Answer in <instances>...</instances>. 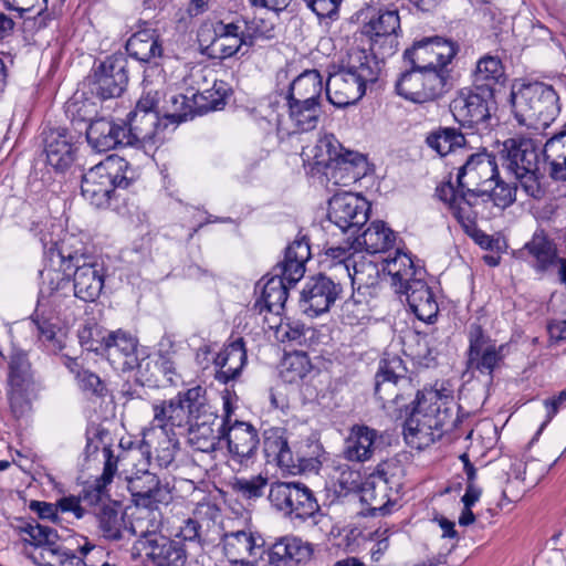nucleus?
<instances>
[{"instance_id": "nucleus-1", "label": "nucleus", "mask_w": 566, "mask_h": 566, "mask_svg": "<svg viewBox=\"0 0 566 566\" xmlns=\"http://www.w3.org/2000/svg\"><path fill=\"white\" fill-rule=\"evenodd\" d=\"M49 255L53 265L59 264L65 271L74 269L73 284L70 275L61 270L46 268L41 272L42 286L33 323L39 340L48 350L56 353L64 347L67 327L74 318L71 311L74 297L94 302L104 286V269L74 237L55 243Z\"/></svg>"}, {"instance_id": "nucleus-2", "label": "nucleus", "mask_w": 566, "mask_h": 566, "mask_svg": "<svg viewBox=\"0 0 566 566\" xmlns=\"http://www.w3.org/2000/svg\"><path fill=\"white\" fill-rule=\"evenodd\" d=\"M453 407L452 390L443 386L418 391L403 427L406 442L418 450L434 443L448 426L455 423Z\"/></svg>"}, {"instance_id": "nucleus-3", "label": "nucleus", "mask_w": 566, "mask_h": 566, "mask_svg": "<svg viewBox=\"0 0 566 566\" xmlns=\"http://www.w3.org/2000/svg\"><path fill=\"white\" fill-rule=\"evenodd\" d=\"M165 84L167 76L159 65L153 64L144 70L143 94L127 117L126 137L129 145H137L147 150L159 140V119L163 115L158 107Z\"/></svg>"}, {"instance_id": "nucleus-4", "label": "nucleus", "mask_w": 566, "mask_h": 566, "mask_svg": "<svg viewBox=\"0 0 566 566\" xmlns=\"http://www.w3.org/2000/svg\"><path fill=\"white\" fill-rule=\"evenodd\" d=\"M378 72V62L365 50L352 49L326 81L327 99L336 107L357 103L365 95L367 83L377 81Z\"/></svg>"}, {"instance_id": "nucleus-5", "label": "nucleus", "mask_w": 566, "mask_h": 566, "mask_svg": "<svg viewBox=\"0 0 566 566\" xmlns=\"http://www.w3.org/2000/svg\"><path fill=\"white\" fill-rule=\"evenodd\" d=\"M515 118L521 125L538 129L548 127L559 115V96L552 85L532 82L511 94Z\"/></svg>"}, {"instance_id": "nucleus-6", "label": "nucleus", "mask_w": 566, "mask_h": 566, "mask_svg": "<svg viewBox=\"0 0 566 566\" xmlns=\"http://www.w3.org/2000/svg\"><path fill=\"white\" fill-rule=\"evenodd\" d=\"M156 419L168 420L177 427H210L219 426L218 416L207 402L206 390L200 387L188 389L170 400L155 403Z\"/></svg>"}, {"instance_id": "nucleus-7", "label": "nucleus", "mask_w": 566, "mask_h": 566, "mask_svg": "<svg viewBox=\"0 0 566 566\" xmlns=\"http://www.w3.org/2000/svg\"><path fill=\"white\" fill-rule=\"evenodd\" d=\"M501 157L522 189L532 198L539 199L545 190L541 185L538 150L531 138H510L503 143Z\"/></svg>"}, {"instance_id": "nucleus-8", "label": "nucleus", "mask_w": 566, "mask_h": 566, "mask_svg": "<svg viewBox=\"0 0 566 566\" xmlns=\"http://www.w3.org/2000/svg\"><path fill=\"white\" fill-rule=\"evenodd\" d=\"M127 163L117 157L105 160L90 168L82 178V196L96 208L106 207L116 188H127L130 180L124 170Z\"/></svg>"}, {"instance_id": "nucleus-9", "label": "nucleus", "mask_w": 566, "mask_h": 566, "mask_svg": "<svg viewBox=\"0 0 566 566\" xmlns=\"http://www.w3.org/2000/svg\"><path fill=\"white\" fill-rule=\"evenodd\" d=\"M325 263L353 284L370 286L377 283L381 269L369 260L355 242L346 240L343 245L328 247L325 250Z\"/></svg>"}, {"instance_id": "nucleus-10", "label": "nucleus", "mask_w": 566, "mask_h": 566, "mask_svg": "<svg viewBox=\"0 0 566 566\" xmlns=\"http://www.w3.org/2000/svg\"><path fill=\"white\" fill-rule=\"evenodd\" d=\"M495 101L492 90L488 87L463 88L452 99L450 111L462 126L483 134L491 127L492 111Z\"/></svg>"}, {"instance_id": "nucleus-11", "label": "nucleus", "mask_w": 566, "mask_h": 566, "mask_svg": "<svg viewBox=\"0 0 566 566\" xmlns=\"http://www.w3.org/2000/svg\"><path fill=\"white\" fill-rule=\"evenodd\" d=\"M307 443L291 440L287 430L271 427L263 432V449L268 458L292 474L305 472L315 468L316 460L304 450Z\"/></svg>"}, {"instance_id": "nucleus-12", "label": "nucleus", "mask_w": 566, "mask_h": 566, "mask_svg": "<svg viewBox=\"0 0 566 566\" xmlns=\"http://www.w3.org/2000/svg\"><path fill=\"white\" fill-rule=\"evenodd\" d=\"M153 421L148 428L143 431L142 450L139 453L146 454L144 461L149 462L150 454H155V460L160 468H168L175 461L179 448V441L175 433V424L168 420L156 419L155 405L153 406ZM138 452L127 453L125 459L133 461Z\"/></svg>"}, {"instance_id": "nucleus-13", "label": "nucleus", "mask_w": 566, "mask_h": 566, "mask_svg": "<svg viewBox=\"0 0 566 566\" xmlns=\"http://www.w3.org/2000/svg\"><path fill=\"white\" fill-rule=\"evenodd\" d=\"M400 17L397 10H379L361 27V34L368 39L373 57L385 60L396 53L399 45Z\"/></svg>"}, {"instance_id": "nucleus-14", "label": "nucleus", "mask_w": 566, "mask_h": 566, "mask_svg": "<svg viewBox=\"0 0 566 566\" xmlns=\"http://www.w3.org/2000/svg\"><path fill=\"white\" fill-rule=\"evenodd\" d=\"M14 528L24 542L42 548V558L51 557L59 566H86L83 558L72 549L57 544L59 535L55 530L35 521L23 520L18 521Z\"/></svg>"}, {"instance_id": "nucleus-15", "label": "nucleus", "mask_w": 566, "mask_h": 566, "mask_svg": "<svg viewBox=\"0 0 566 566\" xmlns=\"http://www.w3.org/2000/svg\"><path fill=\"white\" fill-rule=\"evenodd\" d=\"M269 501L277 511L292 518L306 520L319 510L313 492L298 482L273 483Z\"/></svg>"}, {"instance_id": "nucleus-16", "label": "nucleus", "mask_w": 566, "mask_h": 566, "mask_svg": "<svg viewBox=\"0 0 566 566\" xmlns=\"http://www.w3.org/2000/svg\"><path fill=\"white\" fill-rule=\"evenodd\" d=\"M407 368L398 356H385L375 376V396L381 401L382 408L395 405L401 408V400L406 391H411L410 379L406 375Z\"/></svg>"}, {"instance_id": "nucleus-17", "label": "nucleus", "mask_w": 566, "mask_h": 566, "mask_svg": "<svg viewBox=\"0 0 566 566\" xmlns=\"http://www.w3.org/2000/svg\"><path fill=\"white\" fill-rule=\"evenodd\" d=\"M447 81L446 70L412 67L401 74L396 84L398 94L413 103L432 102L440 97Z\"/></svg>"}, {"instance_id": "nucleus-18", "label": "nucleus", "mask_w": 566, "mask_h": 566, "mask_svg": "<svg viewBox=\"0 0 566 566\" xmlns=\"http://www.w3.org/2000/svg\"><path fill=\"white\" fill-rule=\"evenodd\" d=\"M369 202L353 192L335 193L328 202L327 218L342 232L353 238L369 218Z\"/></svg>"}, {"instance_id": "nucleus-19", "label": "nucleus", "mask_w": 566, "mask_h": 566, "mask_svg": "<svg viewBox=\"0 0 566 566\" xmlns=\"http://www.w3.org/2000/svg\"><path fill=\"white\" fill-rule=\"evenodd\" d=\"M149 462L143 461L134 464L130 474L126 475L127 489L136 505L156 506L167 505L172 496L168 483H163L159 478L148 470Z\"/></svg>"}, {"instance_id": "nucleus-20", "label": "nucleus", "mask_w": 566, "mask_h": 566, "mask_svg": "<svg viewBox=\"0 0 566 566\" xmlns=\"http://www.w3.org/2000/svg\"><path fill=\"white\" fill-rule=\"evenodd\" d=\"M223 409L222 436L227 440L229 453L232 460L244 464L256 453L260 442L258 431L248 422L232 420L229 399H224Z\"/></svg>"}, {"instance_id": "nucleus-21", "label": "nucleus", "mask_w": 566, "mask_h": 566, "mask_svg": "<svg viewBox=\"0 0 566 566\" xmlns=\"http://www.w3.org/2000/svg\"><path fill=\"white\" fill-rule=\"evenodd\" d=\"M499 177L495 157L486 151L471 154L459 168L457 181L462 190L488 195Z\"/></svg>"}, {"instance_id": "nucleus-22", "label": "nucleus", "mask_w": 566, "mask_h": 566, "mask_svg": "<svg viewBox=\"0 0 566 566\" xmlns=\"http://www.w3.org/2000/svg\"><path fill=\"white\" fill-rule=\"evenodd\" d=\"M504 345L497 346L485 335L479 324H471L469 327L468 369L492 378L493 371L504 359Z\"/></svg>"}, {"instance_id": "nucleus-23", "label": "nucleus", "mask_w": 566, "mask_h": 566, "mask_svg": "<svg viewBox=\"0 0 566 566\" xmlns=\"http://www.w3.org/2000/svg\"><path fill=\"white\" fill-rule=\"evenodd\" d=\"M221 543L224 555L234 564L256 566L264 553L263 537L250 528L224 533Z\"/></svg>"}, {"instance_id": "nucleus-24", "label": "nucleus", "mask_w": 566, "mask_h": 566, "mask_svg": "<svg viewBox=\"0 0 566 566\" xmlns=\"http://www.w3.org/2000/svg\"><path fill=\"white\" fill-rule=\"evenodd\" d=\"M457 50L452 42L442 38H429L416 42L406 50L405 57L412 67L421 70H444L454 57Z\"/></svg>"}, {"instance_id": "nucleus-25", "label": "nucleus", "mask_w": 566, "mask_h": 566, "mask_svg": "<svg viewBox=\"0 0 566 566\" xmlns=\"http://www.w3.org/2000/svg\"><path fill=\"white\" fill-rule=\"evenodd\" d=\"M132 556L150 560L156 566H184L187 560L184 547L161 534L155 539H136Z\"/></svg>"}, {"instance_id": "nucleus-26", "label": "nucleus", "mask_w": 566, "mask_h": 566, "mask_svg": "<svg viewBox=\"0 0 566 566\" xmlns=\"http://www.w3.org/2000/svg\"><path fill=\"white\" fill-rule=\"evenodd\" d=\"M128 61L124 54L107 56L94 71L95 92L102 98L119 96L128 83Z\"/></svg>"}, {"instance_id": "nucleus-27", "label": "nucleus", "mask_w": 566, "mask_h": 566, "mask_svg": "<svg viewBox=\"0 0 566 566\" xmlns=\"http://www.w3.org/2000/svg\"><path fill=\"white\" fill-rule=\"evenodd\" d=\"M103 349L108 360L122 370H130L139 366L145 353L138 348V339L128 332L118 329L103 338Z\"/></svg>"}, {"instance_id": "nucleus-28", "label": "nucleus", "mask_w": 566, "mask_h": 566, "mask_svg": "<svg viewBox=\"0 0 566 566\" xmlns=\"http://www.w3.org/2000/svg\"><path fill=\"white\" fill-rule=\"evenodd\" d=\"M342 293L340 283L319 274L311 277L302 291L304 312L317 316L327 312Z\"/></svg>"}, {"instance_id": "nucleus-29", "label": "nucleus", "mask_w": 566, "mask_h": 566, "mask_svg": "<svg viewBox=\"0 0 566 566\" xmlns=\"http://www.w3.org/2000/svg\"><path fill=\"white\" fill-rule=\"evenodd\" d=\"M287 116L276 118L277 132L284 135L306 133L315 129L322 115V104L286 101Z\"/></svg>"}, {"instance_id": "nucleus-30", "label": "nucleus", "mask_w": 566, "mask_h": 566, "mask_svg": "<svg viewBox=\"0 0 566 566\" xmlns=\"http://www.w3.org/2000/svg\"><path fill=\"white\" fill-rule=\"evenodd\" d=\"M44 153L46 163L56 171H65L75 159L74 136L65 128H51L45 132Z\"/></svg>"}, {"instance_id": "nucleus-31", "label": "nucleus", "mask_w": 566, "mask_h": 566, "mask_svg": "<svg viewBox=\"0 0 566 566\" xmlns=\"http://www.w3.org/2000/svg\"><path fill=\"white\" fill-rule=\"evenodd\" d=\"M241 27H244V20L231 22L219 20L211 23L213 36L209 48L214 57H231L244 46Z\"/></svg>"}, {"instance_id": "nucleus-32", "label": "nucleus", "mask_w": 566, "mask_h": 566, "mask_svg": "<svg viewBox=\"0 0 566 566\" xmlns=\"http://www.w3.org/2000/svg\"><path fill=\"white\" fill-rule=\"evenodd\" d=\"M366 164L367 160L363 154L346 150L322 174L326 177L328 185L348 187L364 176Z\"/></svg>"}, {"instance_id": "nucleus-33", "label": "nucleus", "mask_w": 566, "mask_h": 566, "mask_svg": "<svg viewBox=\"0 0 566 566\" xmlns=\"http://www.w3.org/2000/svg\"><path fill=\"white\" fill-rule=\"evenodd\" d=\"M423 277L424 275L413 277V281L397 293L406 295V301L418 319L430 323L436 318L439 308L434 295Z\"/></svg>"}, {"instance_id": "nucleus-34", "label": "nucleus", "mask_w": 566, "mask_h": 566, "mask_svg": "<svg viewBox=\"0 0 566 566\" xmlns=\"http://www.w3.org/2000/svg\"><path fill=\"white\" fill-rule=\"evenodd\" d=\"M126 518V538L135 536L137 539H155L160 535L163 516L160 511L154 506L136 505L130 512H127Z\"/></svg>"}, {"instance_id": "nucleus-35", "label": "nucleus", "mask_w": 566, "mask_h": 566, "mask_svg": "<svg viewBox=\"0 0 566 566\" xmlns=\"http://www.w3.org/2000/svg\"><path fill=\"white\" fill-rule=\"evenodd\" d=\"M86 138L91 147L97 153H106L119 145H129L126 137V127L106 118L92 120L86 129Z\"/></svg>"}, {"instance_id": "nucleus-36", "label": "nucleus", "mask_w": 566, "mask_h": 566, "mask_svg": "<svg viewBox=\"0 0 566 566\" xmlns=\"http://www.w3.org/2000/svg\"><path fill=\"white\" fill-rule=\"evenodd\" d=\"M311 258V248L305 239L295 240L286 248L284 260L273 269V275L292 286L305 273V262Z\"/></svg>"}, {"instance_id": "nucleus-37", "label": "nucleus", "mask_w": 566, "mask_h": 566, "mask_svg": "<svg viewBox=\"0 0 566 566\" xmlns=\"http://www.w3.org/2000/svg\"><path fill=\"white\" fill-rule=\"evenodd\" d=\"M216 379L221 384H227L237 379L245 363L247 350L242 338L228 344L214 358Z\"/></svg>"}, {"instance_id": "nucleus-38", "label": "nucleus", "mask_w": 566, "mask_h": 566, "mask_svg": "<svg viewBox=\"0 0 566 566\" xmlns=\"http://www.w3.org/2000/svg\"><path fill=\"white\" fill-rule=\"evenodd\" d=\"M324 91L326 83L323 75L315 69L305 70L290 83L285 99L322 104Z\"/></svg>"}, {"instance_id": "nucleus-39", "label": "nucleus", "mask_w": 566, "mask_h": 566, "mask_svg": "<svg viewBox=\"0 0 566 566\" xmlns=\"http://www.w3.org/2000/svg\"><path fill=\"white\" fill-rule=\"evenodd\" d=\"M126 51L135 60L148 63V66L157 64L163 69L156 61L163 55V44L154 29L142 28L134 32L126 42Z\"/></svg>"}, {"instance_id": "nucleus-40", "label": "nucleus", "mask_w": 566, "mask_h": 566, "mask_svg": "<svg viewBox=\"0 0 566 566\" xmlns=\"http://www.w3.org/2000/svg\"><path fill=\"white\" fill-rule=\"evenodd\" d=\"M262 281L264 282H259L256 285L260 295L255 300L254 310L260 314L265 312L279 317L284 308L291 286L284 283L283 279L273 274Z\"/></svg>"}, {"instance_id": "nucleus-41", "label": "nucleus", "mask_w": 566, "mask_h": 566, "mask_svg": "<svg viewBox=\"0 0 566 566\" xmlns=\"http://www.w3.org/2000/svg\"><path fill=\"white\" fill-rule=\"evenodd\" d=\"M312 548L296 537H284L275 542L269 553L272 566H298L311 558Z\"/></svg>"}, {"instance_id": "nucleus-42", "label": "nucleus", "mask_w": 566, "mask_h": 566, "mask_svg": "<svg viewBox=\"0 0 566 566\" xmlns=\"http://www.w3.org/2000/svg\"><path fill=\"white\" fill-rule=\"evenodd\" d=\"M544 160L548 176L557 182H566V122L544 144Z\"/></svg>"}, {"instance_id": "nucleus-43", "label": "nucleus", "mask_w": 566, "mask_h": 566, "mask_svg": "<svg viewBox=\"0 0 566 566\" xmlns=\"http://www.w3.org/2000/svg\"><path fill=\"white\" fill-rule=\"evenodd\" d=\"M349 242L368 254L385 253L394 247L395 232L382 221H375L358 237H348Z\"/></svg>"}, {"instance_id": "nucleus-44", "label": "nucleus", "mask_w": 566, "mask_h": 566, "mask_svg": "<svg viewBox=\"0 0 566 566\" xmlns=\"http://www.w3.org/2000/svg\"><path fill=\"white\" fill-rule=\"evenodd\" d=\"M381 271L391 279V284L396 292L402 291V287L413 281V277L424 275V271L415 268L413 261L400 250L395 251V255H388L381 261Z\"/></svg>"}, {"instance_id": "nucleus-45", "label": "nucleus", "mask_w": 566, "mask_h": 566, "mask_svg": "<svg viewBox=\"0 0 566 566\" xmlns=\"http://www.w3.org/2000/svg\"><path fill=\"white\" fill-rule=\"evenodd\" d=\"M378 434L367 426H354L346 439L345 458L349 461L365 462L371 459Z\"/></svg>"}, {"instance_id": "nucleus-46", "label": "nucleus", "mask_w": 566, "mask_h": 566, "mask_svg": "<svg viewBox=\"0 0 566 566\" xmlns=\"http://www.w3.org/2000/svg\"><path fill=\"white\" fill-rule=\"evenodd\" d=\"M346 150L333 134H325L317 139L312 148L303 154L313 166V170L323 172Z\"/></svg>"}, {"instance_id": "nucleus-47", "label": "nucleus", "mask_w": 566, "mask_h": 566, "mask_svg": "<svg viewBox=\"0 0 566 566\" xmlns=\"http://www.w3.org/2000/svg\"><path fill=\"white\" fill-rule=\"evenodd\" d=\"M190 95L181 93H171L168 99L166 96V85L164 86V95L160 97L159 112L164 118L170 119L174 123L186 122L198 114L197 105L193 104V93Z\"/></svg>"}, {"instance_id": "nucleus-48", "label": "nucleus", "mask_w": 566, "mask_h": 566, "mask_svg": "<svg viewBox=\"0 0 566 566\" xmlns=\"http://www.w3.org/2000/svg\"><path fill=\"white\" fill-rule=\"evenodd\" d=\"M361 501L368 504L371 510L386 512V506L390 502L388 494V481L386 474L377 471L371 474L364 483L360 490Z\"/></svg>"}, {"instance_id": "nucleus-49", "label": "nucleus", "mask_w": 566, "mask_h": 566, "mask_svg": "<svg viewBox=\"0 0 566 566\" xmlns=\"http://www.w3.org/2000/svg\"><path fill=\"white\" fill-rule=\"evenodd\" d=\"M192 517L203 537V542H213L216 536L220 535L219 520L221 514L217 505L210 502L199 503L192 512Z\"/></svg>"}, {"instance_id": "nucleus-50", "label": "nucleus", "mask_w": 566, "mask_h": 566, "mask_svg": "<svg viewBox=\"0 0 566 566\" xmlns=\"http://www.w3.org/2000/svg\"><path fill=\"white\" fill-rule=\"evenodd\" d=\"M525 249L535 259L537 271H546L557 261L555 244L547 238L543 230L536 231Z\"/></svg>"}, {"instance_id": "nucleus-51", "label": "nucleus", "mask_w": 566, "mask_h": 566, "mask_svg": "<svg viewBox=\"0 0 566 566\" xmlns=\"http://www.w3.org/2000/svg\"><path fill=\"white\" fill-rule=\"evenodd\" d=\"M479 197H483L482 193H474L473 191L461 189L460 198L450 209L453 217L468 233H472L476 230L478 211L475 207L478 205Z\"/></svg>"}, {"instance_id": "nucleus-52", "label": "nucleus", "mask_w": 566, "mask_h": 566, "mask_svg": "<svg viewBox=\"0 0 566 566\" xmlns=\"http://www.w3.org/2000/svg\"><path fill=\"white\" fill-rule=\"evenodd\" d=\"M312 369L313 366L307 354L294 352L284 356L280 375L285 382L296 384L304 380L312 373Z\"/></svg>"}, {"instance_id": "nucleus-53", "label": "nucleus", "mask_w": 566, "mask_h": 566, "mask_svg": "<svg viewBox=\"0 0 566 566\" xmlns=\"http://www.w3.org/2000/svg\"><path fill=\"white\" fill-rule=\"evenodd\" d=\"M228 87L224 82H213L211 88L193 93V104L197 105L198 114L222 109L226 105Z\"/></svg>"}, {"instance_id": "nucleus-54", "label": "nucleus", "mask_w": 566, "mask_h": 566, "mask_svg": "<svg viewBox=\"0 0 566 566\" xmlns=\"http://www.w3.org/2000/svg\"><path fill=\"white\" fill-rule=\"evenodd\" d=\"M426 142L440 156H446L455 148L462 147L465 144V138L455 128L446 127L429 134Z\"/></svg>"}, {"instance_id": "nucleus-55", "label": "nucleus", "mask_w": 566, "mask_h": 566, "mask_svg": "<svg viewBox=\"0 0 566 566\" xmlns=\"http://www.w3.org/2000/svg\"><path fill=\"white\" fill-rule=\"evenodd\" d=\"M503 76V67L500 59L484 56L479 60L474 73V86L488 87L494 93V85Z\"/></svg>"}, {"instance_id": "nucleus-56", "label": "nucleus", "mask_w": 566, "mask_h": 566, "mask_svg": "<svg viewBox=\"0 0 566 566\" xmlns=\"http://www.w3.org/2000/svg\"><path fill=\"white\" fill-rule=\"evenodd\" d=\"M223 421L218 428L199 427L189 428V442L198 451L201 452H214L222 436Z\"/></svg>"}, {"instance_id": "nucleus-57", "label": "nucleus", "mask_w": 566, "mask_h": 566, "mask_svg": "<svg viewBox=\"0 0 566 566\" xmlns=\"http://www.w3.org/2000/svg\"><path fill=\"white\" fill-rule=\"evenodd\" d=\"M126 515L127 511L125 513H120L111 507L103 509L99 514V527L103 536L113 541L126 538Z\"/></svg>"}, {"instance_id": "nucleus-58", "label": "nucleus", "mask_w": 566, "mask_h": 566, "mask_svg": "<svg viewBox=\"0 0 566 566\" xmlns=\"http://www.w3.org/2000/svg\"><path fill=\"white\" fill-rule=\"evenodd\" d=\"M268 482V478L262 474L250 478H235L232 482V489L245 500H256L264 495Z\"/></svg>"}, {"instance_id": "nucleus-59", "label": "nucleus", "mask_w": 566, "mask_h": 566, "mask_svg": "<svg viewBox=\"0 0 566 566\" xmlns=\"http://www.w3.org/2000/svg\"><path fill=\"white\" fill-rule=\"evenodd\" d=\"M342 317L348 325H358L369 318V305L361 294H353L342 306Z\"/></svg>"}, {"instance_id": "nucleus-60", "label": "nucleus", "mask_w": 566, "mask_h": 566, "mask_svg": "<svg viewBox=\"0 0 566 566\" xmlns=\"http://www.w3.org/2000/svg\"><path fill=\"white\" fill-rule=\"evenodd\" d=\"M509 476H514L516 480L527 481L530 484L538 482L543 475L545 467L537 460L523 462L522 460L510 461Z\"/></svg>"}, {"instance_id": "nucleus-61", "label": "nucleus", "mask_w": 566, "mask_h": 566, "mask_svg": "<svg viewBox=\"0 0 566 566\" xmlns=\"http://www.w3.org/2000/svg\"><path fill=\"white\" fill-rule=\"evenodd\" d=\"M484 197H486L488 200H492L496 207L504 209L515 201L516 187L500 181L497 177L491 185L489 193L484 195Z\"/></svg>"}, {"instance_id": "nucleus-62", "label": "nucleus", "mask_w": 566, "mask_h": 566, "mask_svg": "<svg viewBox=\"0 0 566 566\" xmlns=\"http://www.w3.org/2000/svg\"><path fill=\"white\" fill-rule=\"evenodd\" d=\"M306 8L310 9L318 20L338 18L339 7L343 0H303Z\"/></svg>"}, {"instance_id": "nucleus-63", "label": "nucleus", "mask_w": 566, "mask_h": 566, "mask_svg": "<svg viewBox=\"0 0 566 566\" xmlns=\"http://www.w3.org/2000/svg\"><path fill=\"white\" fill-rule=\"evenodd\" d=\"M102 451L105 459L104 470L102 475L95 481L94 485V490L96 491L98 497L105 494L106 486L112 482L116 472V460L112 454L111 448L104 446Z\"/></svg>"}, {"instance_id": "nucleus-64", "label": "nucleus", "mask_w": 566, "mask_h": 566, "mask_svg": "<svg viewBox=\"0 0 566 566\" xmlns=\"http://www.w3.org/2000/svg\"><path fill=\"white\" fill-rule=\"evenodd\" d=\"M270 328L275 329V337L280 342H300L304 336V326L302 324L283 322L279 317V323H269Z\"/></svg>"}]
</instances>
